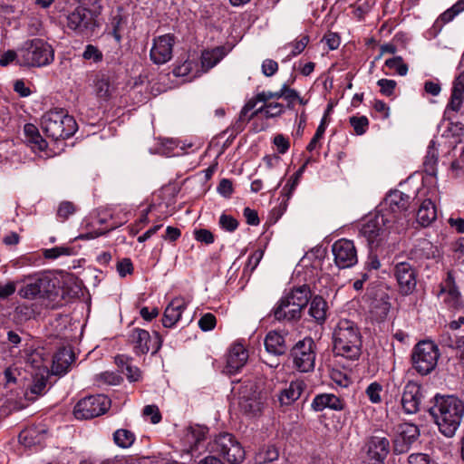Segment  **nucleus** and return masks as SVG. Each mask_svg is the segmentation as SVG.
Masks as SVG:
<instances>
[{"instance_id": "nucleus-1", "label": "nucleus", "mask_w": 464, "mask_h": 464, "mask_svg": "<svg viewBox=\"0 0 464 464\" xmlns=\"http://www.w3.org/2000/svg\"><path fill=\"white\" fill-rule=\"evenodd\" d=\"M428 412L441 434L452 438L464 417V401L455 395L437 393L430 401Z\"/></svg>"}, {"instance_id": "nucleus-2", "label": "nucleus", "mask_w": 464, "mask_h": 464, "mask_svg": "<svg viewBox=\"0 0 464 464\" xmlns=\"http://www.w3.org/2000/svg\"><path fill=\"white\" fill-rule=\"evenodd\" d=\"M334 351L346 359L358 360L362 353V335L351 320L341 319L334 331Z\"/></svg>"}, {"instance_id": "nucleus-3", "label": "nucleus", "mask_w": 464, "mask_h": 464, "mask_svg": "<svg viewBox=\"0 0 464 464\" xmlns=\"http://www.w3.org/2000/svg\"><path fill=\"white\" fill-rule=\"evenodd\" d=\"M411 197L400 190L390 191L378 207V211L388 218L394 226V232L400 233L407 226Z\"/></svg>"}, {"instance_id": "nucleus-4", "label": "nucleus", "mask_w": 464, "mask_h": 464, "mask_svg": "<svg viewBox=\"0 0 464 464\" xmlns=\"http://www.w3.org/2000/svg\"><path fill=\"white\" fill-rule=\"evenodd\" d=\"M43 131L54 140L70 138L77 130V123L72 116L63 109L50 110L41 119Z\"/></svg>"}, {"instance_id": "nucleus-5", "label": "nucleus", "mask_w": 464, "mask_h": 464, "mask_svg": "<svg viewBox=\"0 0 464 464\" xmlns=\"http://www.w3.org/2000/svg\"><path fill=\"white\" fill-rule=\"evenodd\" d=\"M53 59V47L43 39L27 40L20 46V66H45L50 64Z\"/></svg>"}, {"instance_id": "nucleus-6", "label": "nucleus", "mask_w": 464, "mask_h": 464, "mask_svg": "<svg viewBox=\"0 0 464 464\" xmlns=\"http://www.w3.org/2000/svg\"><path fill=\"white\" fill-rule=\"evenodd\" d=\"M101 14V6L86 7L84 4L77 6L67 15V26L76 34L83 36H92L99 27L98 17Z\"/></svg>"}, {"instance_id": "nucleus-7", "label": "nucleus", "mask_w": 464, "mask_h": 464, "mask_svg": "<svg viewBox=\"0 0 464 464\" xmlns=\"http://www.w3.org/2000/svg\"><path fill=\"white\" fill-rule=\"evenodd\" d=\"M387 218L376 210L366 218L360 229V235L365 238L372 250L381 245L391 230L394 231V226Z\"/></svg>"}, {"instance_id": "nucleus-8", "label": "nucleus", "mask_w": 464, "mask_h": 464, "mask_svg": "<svg viewBox=\"0 0 464 464\" xmlns=\"http://www.w3.org/2000/svg\"><path fill=\"white\" fill-rule=\"evenodd\" d=\"M210 451L222 457L230 464H240L246 457V451L235 435L221 432L210 443Z\"/></svg>"}, {"instance_id": "nucleus-9", "label": "nucleus", "mask_w": 464, "mask_h": 464, "mask_svg": "<svg viewBox=\"0 0 464 464\" xmlns=\"http://www.w3.org/2000/svg\"><path fill=\"white\" fill-rule=\"evenodd\" d=\"M439 357V348L433 342L420 341L411 353L412 367L419 374L428 375L435 369Z\"/></svg>"}, {"instance_id": "nucleus-10", "label": "nucleus", "mask_w": 464, "mask_h": 464, "mask_svg": "<svg viewBox=\"0 0 464 464\" xmlns=\"http://www.w3.org/2000/svg\"><path fill=\"white\" fill-rule=\"evenodd\" d=\"M111 407V400L102 394L91 395L80 400L74 407L77 419L88 420L104 414Z\"/></svg>"}, {"instance_id": "nucleus-11", "label": "nucleus", "mask_w": 464, "mask_h": 464, "mask_svg": "<svg viewBox=\"0 0 464 464\" xmlns=\"http://www.w3.org/2000/svg\"><path fill=\"white\" fill-rule=\"evenodd\" d=\"M315 343L306 337L298 341L292 349L295 368L301 372H312L315 363Z\"/></svg>"}, {"instance_id": "nucleus-12", "label": "nucleus", "mask_w": 464, "mask_h": 464, "mask_svg": "<svg viewBox=\"0 0 464 464\" xmlns=\"http://www.w3.org/2000/svg\"><path fill=\"white\" fill-rule=\"evenodd\" d=\"M128 341L137 355L146 354L150 350L151 353L155 354L162 345L161 337L157 332L154 333V338L152 339L148 331L140 328L132 329Z\"/></svg>"}, {"instance_id": "nucleus-13", "label": "nucleus", "mask_w": 464, "mask_h": 464, "mask_svg": "<svg viewBox=\"0 0 464 464\" xmlns=\"http://www.w3.org/2000/svg\"><path fill=\"white\" fill-rule=\"evenodd\" d=\"M401 294L408 295L411 294L417 284V271L412 264L407 261L398 262L393 268Z\"/></svg>"}, {"instance_id": "nucleus-14", "label": "nucleus", "mask_w": 464, "mask_h": 464, "mask_svg": "<svg viewBox=\"0 0 464 464\" xmlns=\"http://www.w3.org/2000/svg\"><path fill=\"white\" fill-rule=\"evenodd\" d=\"M335 265L341 268H349L357 263V251L353 242L345 238L339 239L332 246Z\"/></svg>"}, {"instance_id": "nucleus-15", "label": "nucleus", "mask_w": 464, "mask_h": 464, "mask_svg": "<svg viewBox=\"0 0 464 464\" xmlns=\"http://www.w3.org/2000/svg\"><path fill=\"white\" fill-rule=\"evenodd\" d=\"M175 44V36L170 34L154 38L150 52V60L155 64H164L172 58V51Z\"/></svg>"}, {"instance_id": "nucleus-16", "label": "nucleus", "mask_w": 464, "mask_h": 464, "mask_svg": "<svg viewBox=\"0 0 464 464\" xmlns=\"http://www.w3.org/2000/svg\"><path fill=\"white\" fill-rule=\"evenodd\" d=\"M367 464H384L389 452L390 441L385 437L372 436L366 442Z\"/></svg>"}, {"instance_id": "nucleus-17", "label": "nucleus", "mask_w": 464, "mask_h": 464, "mask_svg": "<svg viewBox=\"0 0 464 464\" xmlns=\"http://www.w3.org/2000/svg\"><path fill=\"white\" fill-rule=\"evenodd\" d=\"M423 399L422 388L415 382H408L404 388L401 396V405L405 413L414 414L420 409V404Z\"/></svg>"}, {"instance_id": "nucleus-18", "label": "nucleus", "mask_w": 464, "mask_h": 464, "mask_svg": "<svg viewBox=\"0 0 464 464\" xmlns=\"http://www.w3.org/2000/svg\"><path fill=\"white\" fill-rule=\"evenodd\" d=\"M419 436L420 430L416 425L411 423L400 425L398 435L393 440V452L395 454L406 453Z\"/></svg>"}, {"instance_id": "nucleus-19", "label": "nucleus", "mask_w": 464, "mask_h": 464, "mask_svg": "<svg viewBox=\"0 0 464 464\" xmlns=\"http://www.w3.org/2000/svg\"><path fill=\"white\" fill-rule=\"evenodd\" d=\"M275 319L278 322L295 323L303 315V312L296 305L291 304L284 295L272 310Z\"/></svg>"}, {"instance_id": "nucleus-20", "label": "nucleus", "mask_w": 464, "mask_h": 464, "mask_svg": "<svg viewBox=\"0 0 464 464\" xmlns=\"http://www.w3.org/2000/svg\"><path fill=\"white\" fill-rule=\"evenodd\" d=\"M49 279L44 276H28L24 285L19 290V295L25 299L44 297L48 292Z\"/></svg>"}, {"instance_id": "nucleus-21", "label": "nucleus", "mask_w": 464, "mask_h": 464, "mask_svg": "<svg viewBox=\"0 0 464 464\" xmlns=\"http://www.w3.org/2000/svg\"><path fill=\"white\" fill-rule=\"evenodd\" d=\"M269 396L267 391H254L249 396H243L239 402L241 410L249 415L261 413Z\"/></svg>"}, {"instance_id": "nucleus-22", "label": "nucleus", "mask_w": 464, "mask_h": 464, "mask_svg": "<svg viewBox=\"0 0 464 464\" xmlns=\"http://www.w3.org/2000/svg\"><path fill=\"white\" fill-rule=\"evenodd\" d=\"M464 102V72H461L454 80L450 101L445 109V115L450 112H459Z\"/></svg>"}, {"instance_id": "nucleus-23", "label": "nucleus", "mask_w": 464, "mask_h": 464, "mask_svg": "<svg viewBox=\"0 0 464 464\" xmlns=\"http://www.w3.org/2000/svg\"><path fill=\"white\" fill-rule=\"evenodd\" d=\"M247 358L248 353L241 343L233 344L227 356V372L229 373H236L246 364Z\"/></svg>"}, {"instance_id": "nucleus-24", "label": "nucleus", "mask_w": 464, "mask_h": 464, "mask_svg": "<svg viewBox=\"0 0 464 464\" xmlns=\"http://www.w3.org/2000/svg\"><path fill=\"white\" fill-rule=\"evenodd\" d=\"M38 371L32 374V383L29 385L25 392L26 399L34 401L37 396L43 395L45 392L48 372L45 368L41 369L37 366Z\"/></svg>"}, {"instance_id": "nucleus-25", "label": "nucleus", "mask_w": 464, "mask_h": 464, "mask_svg": "<svg viewBox=\"0 0 464 464\" xmlns=\"http://www.w3.org/2000/svg\"><path fill=\"white\" fill-rule=\"evenodd\" d=\"M75 355L70 347L59 349L53 359V372L54 374H64L68 372L71 364L74 362Z\"/></svg>"}, {"instance_id": "nucleus-26", "label": "nucleus", "mask_w": 464, "mask_h": 464, "mask_svg": "<svg viewBox=\"0 0 464 464\" xmlns=\"http://www.w3.org/2000/svg\"><path fill=\"white\" fill-rule=\"evenodd\" d=\"M187 304L182 298L173 299L166 307L163 317L162 324L164 327L170 328L176 324L180 319L183 311L186 309Z\"/></svg>"}, {"instance_id": "nucleus-27", "label": "nucleus", "mask_w": 464, "mask_h": 464, "mask_svg": "<svg viewBox=\"0 0 464 464\" xmlns=\"http://www.w3.org/2000/svg\"><path fill=\"white\" fill-rule=\"evenodd\" d=\"M306 389V383L303 380L292 381L288 387L282 390L278 395L280 404L291 405L298 400Z\"/></svg>"}, {"instance_id": "nucleus-28", "label": "nucleus", "mask_w": 464, "mask_h": 464, "mask_svg": "<svg viewBox=\"0 0 464 464\" xmlns=\"http://www.w3.org/2000/svg\"><path fill=\"white\" fill-rule=\"evenodd\" d=\"M311 407L315 411H322L326 408L341 411L343 409V401L334 394L321 393L314 398Z\"/></svg>"}, {"instance_id": "nucleus-29", "label": "nucleus", "mask_w": 464, "mask_h": 464, "mask_svg": "<svg viewBox=\"0 0 464 464\" xmlns=\"http://www.w3.org/2000/svg\"><path fill=\"white\" fill-rule=\"evenodd\" d=\"M285 296L289 302H291V304L296 305L302 312H304L312 298V292L309 285H303L293 287L289 292L285 294Z\"/></svg>"}, {"instance_id": "nucleus-30", "label": "nucleus", "mask_w": 464, "mask_h": 464, "mask_svg": "<svg viewBox=\"0 0 464 464\" xmlns=\"http://www.w3.org/2000/svg\"><path fill=\"white\" fill-rule=\"evenodd\" d=\"M265 347L267 353L276 356L283 355L287 351L285 336L276 331H270L266 335Z\"/></svg>"}, {"instance_id": "nucleus-31", "label": "nucleus", "mask_w": 464, "mask_h": 464, "mask_svg": "<svg viewBox=\"0 0 464 464\" xmlns=\"http://www.w3.org/2000/svg\"><path fill=\"white\" fill-rule=\"evenodd\" d=\"M310 306L308 310L309 315L317 324H323L327 318L328 304L327 302L320 295H315L310 299Z\"/></svg>"}, {"instance_id": "nucleus-32", "label": "nucleus", "mask_w": 464, "mask_h": 464, "mask_svg": "<svg viewBox=\"0 0 464 464\" xmlns=\"http://www.w3.org/2000/svg\"><path fill=\"white\" fill-rule=\"evenodd\" d=\"M93 88L96 97L102 102H108L114 92V87L106 75H97Z\"/></svg>"}, {"instance_id": "nucleus-33", "label": "nucleus", "mask_w": 464, "mask_h": 464, "mask_svg": "<svg viewBox=\"0 0 464 464\" xmlns=\"http://www.w3.org/2000/svg\"><path fill=\"white\" fill-rule=\"evenodd\" d=\"M45 431L36 427H29L23 430L18 435L19 442L24 447H32L40 444Z\"/></svg>"}, {"instance_id": "nucleus-34", "label": "nucleus", "mask_w": 464, "mask_h": 464, "mask_svg": "<svg viewBox=\"0 0 464 464\" xmlns=\"http://www.w3.org/2000/svg\"><path fill=\"white\" fill-rule=\"evenodd\" d=\"M417 221L423 227L429 226L437 218L434 203L430 199H425L420 206L417 214Z\"/></svg>"}, {"instance_id": "nucleus-35", "label": "nucleus", "mask_w": 464, "mask_h": 464, "mask_svg": "<svg viewBox=\"0 0 464 464\" xmlns=\"http://www.w3.org/2000/svg\"><path fill=\"white\" fill-rule=\"evenodd\" d=\"M24 130L27 139V142L32 145L33 149H37L40 151L45 150L47 143L42 138L38 129L34 124H25Z\"/></svg>"}, {"instance_id": "nucleus-36", "label": "nucleus", "mask_w": 464, "mask_h": 464, "mask_svg": "<svg viewBox=\"0 0 464 464\" xmlns=\"http://www.w3.org/2000/svg\"><path fill=\"white\" fill-rule=\"evenodd\" d=\"M208 431V430L205 426H189L187 430L185 439L188 443L191 444L192 449H197L198 444L205 440Z\"/></svg>"}, {"instance_id": "nucleus-37", "label": "nucleus", "mask_w": 464, "mask_h": 464, "mask_svg": "<svg viewBox=\"0 0 464 464\" xmlns=\"http://www.w3.org/2000/svg\"><path fill=\"white\" fill-rule=\"evenodd\" d=\"M279 458V450L274 445H266L262 447L256 454V464H268L277 460Z\"/></svg>"}, {"instance_id": "nucleus-38", "label": "nucleus", "mask_w": 464, "mask_h": 464, "mask_svg": "<svg viewBox=\"0 0 464 464\" xmlns=\"http://www.w3.org/2000/svg\"><path fill=\"white\" fill-rule=\"evenodd\" d=\"M225 54V48L222 46L203 52L201 55L202 66L207 70L214 67Z\"/></svg>"}, {"instance_id": "nucleus-39", "label": "nucleus", "mask_w": 464, "mask_h": 464, "mask_svg": "<svg viewBox=\"0 0 464 464\" xmlns=\"http://www.w3.org/2000/svg\"><path fill=\"white\" fill-rule=\"evenodd\" d=\"M114 443L121 449H129L135 442V434L127 429H118L112 434Z\"/></svg>"}, {"instance_id": "nucleus-40", "label": "nucleus", "mask_w": 464, "mask_h": 464, "mask_svg": "<svg viewBox=\"0 0 464 464\" xmlns=\"http://www.w3.org/2000/svg\"><path fill=\"white\" fill-rule=\"evenodd\" d=\"M464 11V0H459L450 8L443 12L436 20V24L443 25L451 22L457 15Z\"/></svg>"}, {"instance_id": "nucleus-41", "label": "nucleus", "mask_w": 464, "mask_h": 464, "mask_svg": "<svg viewBox=\"0 0 464 464\" xmlns=\"http://www.w3.org/2000/svg\"><path fill=\"white\" fill-rule=\"evenodd\" d=\"M284 112V105L279 102L266 103L255 111L253 115L264 114L266 118H275Z\"/></svg>"}, {"instance_id": "nucleus-42", "label": "nucleus", "mask_w": 464, "mask_h": 464, "mask_svg": "<svg viewBox=\"0 0 464 464\" xmlns=\"http://www.w3.org/2000/svg\"><path fill=\"white\" fill-rule=\"evenodd\" d=\"M414 252L416 256H423L427 259L435 258L439 254L438 248L428 240L420 241L415 247Z\"/></svg>"}, {"instance_id": "nucleus-43", "label": "nucleus", "mask_w": 464, "mask_h": 464, "mask_svg": "<svg viewBox=\"0 0 464 464\" xmlns=\"http://www.w3.org/2000/svg\"><path fill=\"white\" fill-rule=\"evenodd\" d=\"M34 316V309L26 304H18L14 312V318L17 323H24Z\"/></svg>"}, {"instance_id": "nucleus-44", "label": "nucleus", "mask_w": 464, "mask_h": 464, "mask_svg": "<svg viewBox=\"0 0 464 464\" xmlns=\"http://www.w3.org/2000/svg\"><path fill=\"white\" fill-rule=\"evenodd\" d=\"M385 65L392 70H395L396 72L404 76L408 72V65L403 63V59L401 56H395L392 58H389L385 61Z\"/></svg>"}, {"instance_id": "nucleus-45", "label": "nucleus", "mask_w": 464, "mask_h": 464, "mask_svg": "<svg viewBox=\"0 0 464 464\" xmlns=\"http://www.w3.org/2000/svg\"><path fill=\"white\" fill-rule=\"evenodd\" d=\"M349 121L357 135H362L368 130L369 120L366 116H352Z\"/></svg>"}, {"instance_id": "nucleus-46", "label": "nucleus", "mask_w": 464, "mask_h": 464, "mask_svg": "<svg viewBox=\"0 0 464 464\" xmlns=\"http://www.w3.org/2000/svg\"><path fill=\"white\" fill-rule=\"evenodd\" d=\"M382 386L377 382H373L371 384H369V386L365 390V393L369 398L370 401L375 404L382 402Z\"/></svg>"}, {"instance_id": "nucleus-47", "label": "nucleus", "mask_w": 464, "mask_h": 464, "mask_svg": "<svg viewBox=\"0 0 464 464\" xmlns=\"http://www.w3.org/2000/svg\"><path fill=\"white\" fill-rule=\"evenodd\" d=\"M76 211L75 205L71 201H63L60 203L57 209V218L62 221H65L70 216L73 215Z\"/></svg>"}, {"instance_id": "nucleus-48", "label": "nucleus", "mask_w": 464, "mask_h": 464, "mask_svg": "<svg viewBox=\"0 0 464 464\" xmlns=\"http://www.w3.org/2000/svg\"><path fill=\"white\" fill-rule=\"evenodd\" d=\"M82 58L86 61H92L93 63H100L103 59V54L102 51L95 45L88 44L86 45L83 53Z\"/></svg>"}, {"instance_id": "nucleus-49", "label": "nucleus", "mask_w": 464, "mask_h": 464, "mask_svg": "<svg viewBox=\"0 0 464 464\" xmlns=\"http://www.w3.org/2000/svg\"><path fill=\"white\" fill-rule=\"evenodd\" d=\"M257 102H260L259 100L256 99V95L251 98L242 108L238 121L243 123L248 122L252 120L256 115H253V112L248 116L247 113L252 111Z\"/></svg>"}, {"instance_id": "nucleus-50", "label": "nucleus", "mask_w": 464, "mask_h": 464, "mask_svg": "<svg viewBox=\"0 0 464 464\" xmlns=\"http://www.w3.org/2000/svg\"><path fill=\"white\" fill-rule=\"evenodd\" d=\"M125 23L124 18L121 14H117L112 16L111 26V34L116 40L117 43L121 41V29L122 25Z\"/></svg>"}, {"instance_id": "nucleus-51", "label": "nucleus", "mask_w": 464, "mask_h": 464, "mask_svg": "<svg viewBox=\"0 0 464 464\" xmlns=\"http://www.w3.org/2000/svg\"><path fill=\"white\" fill-rule=\"evenodd\" d=\"M326 123H325V117H324L319 124V126L317 127V130L315 131V134L314 135V137L312 138V140H310V142L308 143L307 147H306V150L308 151H313L317 147H319V140L322 139V137L324 136V133L325 131V128H326Z\"/></svg>"}, {"instance_id": "nucleus-52", "label": "nucleus", "mask_w": 464, "mask_h": 464, "mask_svg": "<svg viewBox=\"0 0 464 464\" xmlns=\"http://www.w3.org/2000/svg\"><path fill=\"white\" fill-rule=\"evenodd\" d=\"M14 62L20 65V46L16 51L7 50L0 56V66L2 67H5Z\"/></svg>"}, {"instance_id": "nucleus-53", "label": "nucleus", "mask_w": 464, "mask_h": 464, "mask_svg": "<svg viewBox=\"0 0 464 464\" xmlns=\"http://www.w3.org/2000/svg\"><path fill=\"white\" fill-rule=\"evenodd\" d=\"M218 223L223 229L228 232H234L238 227L237 220L232 216L227 214H222L220 216Z\"/></svg>"}, {"instance_id": "nucleus-54", "label": "nucleus", "mask_w": 464, "mask_h": 464, "mask_svg": "<svg viewBox=\"0 0 464 464\" xmlns=\"http://www.w3.org/2000/svg\"><path fill=\"white\" fill-rule=\"evenodd\" d=\"M216 324H217L216 316L211 313L205 314L198 320V326L204 332L213 330L215 328Z\"/></svg>"}, {"instance_id": "nucleus-55", "label": "nucleus", "mask_w": 464, "mask_h": 464, "mask_svg": "<svg viewBox=\"0 0 464 464\" xmlns=\"http://www.w3.org/2000/svg\"><path fill=\"white\" fill-rule=\"evenodd\" d=\"M97 380L109 385H119L123 379L121 375L115 372H105L101 373Z\"/></svg>"}, {"instance_id": "nucleus-56", "label": "nucleus", "mask_w": 464, "mask_h": 464, "mask_svg": "<svg viewBox=\"0 0 464 464\" xmlns=\"http://www.w3.org/2000/svg\"><path fill=\"white\" fill-rule=\"evenodd\" d=\"M309 43V36L303 35L299 40L295 41L293 44H290L289 45L293 47L291 53L289 54L288 58L295 57L298 54H300L307 46Z\"/></svg>"}, {"instance_id": "nucleus-57", "label": "nucleus", "mask_w": 464, "mask_h": 464, "mask_svg": "<svg viewBox=\"0 0 464 464\" xmlns=\"http://www.w3.org/2000/svg\"><path fill=\"white\" fill-rule=\"evenodd\" d=\"M143 415L145 417H150V421L153 424H157L161 420V414L160 410L155 405H147L143 409Z\"/></svg>"}, {"instance_id": "nucleus-58", "label": "nucleus", "mask_w": 464, "mask_h": 464, "mask_svg": "<svg viewBox=\"0 0 464 464\" xmlns=\"http://www.w3.org/2000/svg\"><path fill=\"white\" fill-rule=\"evenodd\" d=\"M377 84L378 86H380L381 92L386 96L392 95L394 89L396 87V82L388 79H381L377 82Z\"/></svg>"}, {"instance_id": "nucleus-59", "label": "nucleus", "mask_w": 464, "mask_h": 464, "mask_svg": "<svg viewBox=\"0 0 464 464\" xmlns=\"http://www.w3.org/2000/svg\"><path fill=\"white\" fill-rule=\"evenodd\" d=\"M117 271L121 277L130 275L133 272V265L130 258H123L117 264Z\"/></svg>"}, {"instance_id": "nucleus-60", "label": "nucleus", "mask_w": 464, "mask_h": 464, "mask_svg": "<svg viewBox=\"0 0 464 464\" xmlns=\"http://www.w3.org/2000/svg\"><path fill=\"white\" fill-rule=\"evenodd\" d=\"M72 254V249L64 246H56L53 248L46 249L44 251V256L46 258L54 259L60 256L66 255L69 256Z\"/></svg>"}, {"instance_id": "nucleus-61", "label": "nucleus", "mask_w": 464, "mask_h": 464, "mask_svg": "<svg viewBox=\"0 0 464 464\" xmlns=\"http://www.w3.org/2000/svg\"><path fill=\"white\" fill-rule=\"evenodd\" d=\"M450 169L451 171L453 172L454 177H464V152H462L457 160L452 161Z\"/></svg>"}, {"instance_id": "nucleus-62", "label": "nucleus", "mask_w": 464, "mask_h": 464, "mask_svg": "<svg viewBox=\"0 0 464 464\" xmlns=\"http://www.w3.org/2000/svg\"><path fill=\"white\" fill-rule=\"evenodd\" d=\"M278 70V63L272 59H266L262 63V72L270 77L274 75Z\"/></svg>"}, {"instance_id": "nucleus-63", "label": "nucleus", "mask_w": 464, "mask_h": 464, "mask_svg": "<svg viewBox=\"0 0 464 464\" xmlns=\"http://www.w3.org/2000/svg\"><path fill=\"white\" fill-rule=\"evenodd\" d=\"M274 144L276 146L278 152L281 154H285L290 147L288 139L282 134H277L275 136Z\"/></svg>"}, {"instance_id": "nucleus-64", "label": "nucleus", "mask_w": 464, "mask_h": 464, "mask_svg": "<svg viewBox=\"0 0 464 464\" xmlns=\"http://www.w3.org/2000/svg\"><path fill=\"white\" fill-rule=\"evenodd\" d=\"M409 464H436L427 454H411L408 458Z\"/></svg>"}]
</instances>
